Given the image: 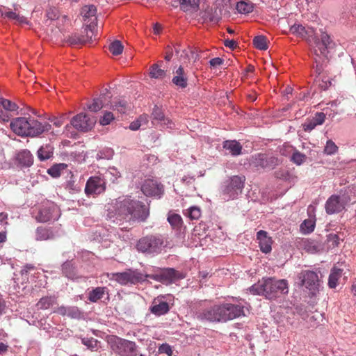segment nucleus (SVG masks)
<instances>
[{"mask_svg":"<svg viewBox=\"0 0 356 356\" xmlns=\"http://www.w3.org/2000/svg\"><path fill=\"white\" fill-rule=\"evenodd\" d=\"M149 216V209L141 202L130 197H120L115 200L113 211L108 216L115 218L113 221H122L130 225L137 220L145 221Z\"/></svg>","mask_w":356,"mask_h":356,"instance_id":"f257e3e1","label":"nucleus"},{"mask_svg":"<svg viewBox=\"0 0 356 356\" xmlns=\"http://www.w3.org/2000/svg\"><path fill=\"white\" fill-rule=\"evenodd\" d=\"M11 130L20 136H38L51 129L49 123L42 124L33 117H19L13 119L10 124Z\"/></svg>","mask_w":356,"mask_h":356,"instance_id":"f03ea898","label":"nucleus"},{"mask_svg":"<svg viewBox=\"0 0 356 356\" xmlns=\"http://www.w3.org/2000/svg\"><path fill=\"white\" fill-rule=\"evenodd\" d=\"M252 294L264 296L267 299H275L282 294L289 292L286 280H276L273 278L264 279L249 288Z\"/></svg>","mask_w":356,"mask_h":356,"instance_id":"7ed1b4c3","label":"nucleus"},{"mask_svg":"<svg viewBox=\"0 0 356 356\" xmlns=\"http://www.w3.org/2000/svg\"><path fill=\"white\" fill-rule=\"evenodd\" d=\"M107 277L120 285L137 284L145 281L146 275H143L136 270L127 269L122 273H108Z\"/></svg>","mask_w":356,"mask_h":356,"instance_id":"20e7f679","label":"nucleus"},{"mask_svg":"<svg viewBox=\"0 0 356 356\" xmlns=\"http://www.w3.org/2000/svg\"><path fill=\"white\" fill-rule=\"evenodd\" d=\"M111 348L122 356H136V346L133 341L111 336L108 339Z\"/></svg>","mask_w":356,"mask_h":356,"instance_id":"39448f33","label":"nucleus"},{"mask_svg":"<svg viewBox=\"0 0 356 356\" xmlns=\"http://www.w3.org/2000/svg\"><path fill=\"white\" fill-rule=\"evenodd\" d=\"M163 245V240L161 236L149 235L139 239L136 249L143 253L158 254L161 252Z\"/></svg>","mask_w":356,"mask_h":356,"instance_id":"423d86ee","label":"nucleus"},{"mask_svg":"<svg viewBox=\"0 0 356 356\" xmlns=\"http://www.w3.org/2000/svg\"><path fill=\"white\" fill-rule=\"evenodd\" d=\"M245 177L233 176L230 177L225 183L222 190L223 195L227 196V200L234 199L241 193L244 186Z\"/></svg>","mask_w":356,"mask_h":356,"instance_id":"0eeeda50","label":"nucleus"},{"mask_svg":"<svg viewBox=\"0 0 356 356\" xmlns=\"http://www.w3.org/2000/svg\"><path fill=\"white\" fill-rule=\"evenodd\" d=\"M250 164L257 170L273 169L279 164L277 157L266 154H257L252 156Z\"/></svg>","mask_w":356,"mask_h":356,"instance_id":"6e6552de","label":"nucleus"},{"mask_svg":"<svg viewBox=\"0 0 356 356\" xmlns=\"http://www.w3.org/2000/svg\"><path fill=\"white\" fill-rule=\"evenodd\" d=\"M300 285L305 286L312 295L318 291L319 286L318 276L316 273L312 270H302L298 275Z\"/></svg>","mask_w":356,"mask_h":356,"instance_id":"1a4fd4ad","label":"nucleus"},{"mask_svg":"<svg viewBox=\"0 0 356 356\" xmlns=\"http://www.w3.org/2000/svg\"><path fill=\"white\" fill-rule=\"evenodd\" d=\"M220 314L222 322L245 316L243 306L231 303L220 305Z\"/></svg>","mask_w":356,"mask_h":356,"instance_id":"9d476101","label":"nucleus"},{"mask_svg":"<svg viewBox=\"0 0 356 356\" xmlns=\"http://www.w3.org/2000/svg\"><path fill=\"white\" fill-rule=\"evenodd\" d=\"M59 216L58 207L53 202H47L40 209L35 219L40 222H47L52 219L57 220Z\"/></svg>","mask_w":356,"mask_h":356,"instance_id":"9b49d317","label":"nucleus"},{"mask_svg":"<svg viewBox=\"0 0 356 356\" xmlns=\"http://www.w3.org/2000/svg\"><path fill=\"white\" fill-rule=\"evenodd\" d=\"M96 120L86 113H79L71 120V124L77 130L86 132L90 131L95 125Z\"/></svg>","mask_w":356,"mask_h":356,"instance_id":"f8f14e48","label":"nucleus"},{"mask_svg":"<svg viewBox=\"0 0 356 356\" xmlns=\"http://www.w3.org/2000/svg\"><path fill=\"white\" fill-rule=\"evenodd\" d=\"M146 277L162 283L172 282L183 277L178 271L171 268L161 269L156 274H147Z\"/></svg>","mask_w":356,"mask_h":356,"instance_id":"ddd939ff","label":"nucleus"},{"mask_svg":"<svg viewBox=\"0 0 356 356\" xmlns=\"http://www.w3.org/2000/svg\"><path fill=\"white\" fill-rule=\"evenodd\" d=\"M106 190V181L99 176L90 177L86 184L85 193L87 195H99Z\"/></svg>","mask_w":356,"mask_h":356,"instance_id":"4468645a","label":"nucleus"},{"mask_svg":"<svg viewBox=\"0 0 356 356\" xmlns=\"http://www.w3.org/2000/svg\"><path fill=\"white\" fill-rule=\"evenodd\" d=\"M314 51L316 57L321 58V56L327 58L328 49L332 47V41L330 37L326 33H322L321 38L315 40Z\"/></svg>","mask_w":356,"mask_h":356,"instance_id":"2eb2a0df","label":"nucleus"},{"mask_svg":"<svg viewBox=\"0 0 356 356\" xmlns=\"http://www.w3.org/2000/svg\"><path fill=\"white\" fill-rule=\"evenodd\" d=\"M141 191L146 196L160 198L164 193L163 185L154 179H147L141 186Z\"/></svg>","mask_w":356,"mask_h":356,"instance_id":"dca6fc26","label":"nucleus"},{"mask_svg":"<svg viewBox=\"0 0 356 356\" xmlns=\"http://www.w3.org/2000/svg\"><path fill=\"white\" fill-rule=\"evenodd\" d=\"M81 14L83 17L84 24L89 29H96L97 18V8L94 5H86L81 8Z\"/></svg>","mask_w":356,"mask_h":356,"instance_id":"f3484780","label":"nucleus"},{"mask_svg":"<svg viewBox=\"0 0 356 356\" xmlns=\"http://www.w3.org/2000/svg\"><path fill=\"white\" fill-rule=\"evenodd\" d=\"M197 318L209 322H221L220 305L204 309L197 314Z\"/></svg>","mask_w":356,"mask_h":356,"instance_id":"a211bd4d","label":"nucleus"},{"mask_svg":"<svg viewBox=\"0 0 356 356\" xmlns=\"http://www.w3.org/2000/svg\"><path fill=\"white\" fill-rule=\"evenodd\" d=\"M345 208V204L340 200L338 195H332L325 203V210L328 214L341 211Z\"/></svg>","mask_w":356,"mask_h":356,"instance_id":"6ab92c4d","label":"nucleus"},{"mask_svg":"<svg viewBox=\"0 0 356 356\" xmlns=\"http://www.w3.org/2000/svg\"><path fill=\"white\" fill-rule=\"evenodd\" d=\"M172 83L179 88L184 89L188 86V77L184 67L180 65L174 72Z\"/></svg>","mask_w":356,"mask_h":356,"instance_id":"aec40b11","label":"nucleus"},{"mask_svg":"<svg viewBox=\"0 0 356 356\" xmlns=\"http://www.w3.org/2000/svg\"><path fill=\"white\" fill-rule=\"evenodd\" d=\"M152 120L154 124H161L166 126L168 128H172V122L171 120L165 118L162 109L156 106L153 108Z\"/></svg>","mask_w":356,"mask_h":356,"instance_id":"412c9836","label":"nucleus"},{"mask_svg":"<svg viewBox=\"0 0 356 356\" xmlns=\"http://www.w3.org/2000/svg\"><path fill=\"white\" fill-rule=\"evenodd\" d=\"M260 250L264 253H269L272 250L273 240L268 236L266 231L260 230L257 234Z\"/></svg>","mask_w":356,"mask_h":356,"instance_id":"4be33fe9","label":"nucleus"},{"mask_svg":"<svg viewBox=\"0 0 356 356\" xmlns=\"http://www.w3.org/2000/svg\"><path fill=\"white\" fill-rule=\"evenodd\" d=\"M169 310L170 307L168 303L165 301L161 300L159 297L153 300L152 305L150 307L151 312L156 316L165 314Z\"/></svg>","mask_w":356,"mask_h":356,"instance_id":"5701e85b","label":"nucleus"},{"mask_svg":"<svg viewBox=\"0 0 356 356\" xmlns=\"http://www.w3.org/2000/svg\"><path fill=\"white\" fill-rule=\"evenodd\" d=\"M55 237V233L52 228L39 227L35 231V238L38 241H45L53 239Z\"/></svg>","mask_w":356,"mask_h":356,"instance_id":"b1692460","label":"nucleus"},{"mask_svg":"<svg viewBox=\"0 0 356 356\" xmlns=\"http://www.w3.org/2000/svg\"><path fill=\"white\" fill-rule=\"evenodd\" d=\"M223 148L229 150L232 155L238 156L241 153L242 146L236 140H226L223 143Z\"/></svg>","mask_w":356,"mask_h":356,"instance_id":"393cba45","label":"nucleus"},{"mask_svg":"<svg viewBox=\"0 0 356 356\" xmlns=\"http://www.w3.org/2000/svg\"><path fill=\"white\" fill-rule=\"evenodd\" d=\"M106 95H101L99 97L95 99L93 102L88 106L89 110L97 112L102 108L108 106V104L106 103Z\"/></svg>","mask_w":356,"mask_h":356,"instance_id":"a878e982","label":"nucleus"},{"mask_svg":"<svg viewBox=\"0 0 356 356\" xmlns=\"http://www.w3.org/2000/svg\"><path fill=\"white\" fill-rule=\"evenodd\" d=\"M180 8L184 12L196 10L199 7L200 0H177Z\"/></svg>","mask_w":356,"mask_h":356,"instance_id":"bb28decb","label":"nucleus"},{"mask_svg":"<svg viewBox=\"0 0 356 356\" xmlns=\"http://www.w3.org/2000/svg\"><path fill=\"white\" fill-rule=\"evenodd\" d=\"M53 152L54 147L51 145L47 144L45 145L41 146L38 149V156L40 160L44 161L52 156Z\"/></svg>","mask_w":356,"mask_h":356,"instance_id":"cd10ccee","label":"nucleus"},{"mask_svg":"<svg viewBox=\"0 0 356 356\" xmlns=\"http://www.w3.org/2000/svg\"><path fill=\"white\" fill-rule=\"evenodd\" d=\"M342 270L337 267L332 269L328 279V285L330 288L334 289L338 284V280L341 277Z\"/></svg>","mask_w":356,"mask_h":356,"instance_id":"c85d7f7f","label":"nucleus"},{"mask_svg":"<svg viewBox=\"0 0 356 356\" xmlns=\"http://www.w3.org/2000/svg\"><path fill=\"white\" fill-rule=\"evenodd\" d=\"M236 8L239 13L248 14L253 11L254 3L250 1H241L237 3Z\"/></svg>","mask_w":356,"mask_h":356,"instance_id":"c756f323","label":"nucleus"},{"mask_svg":"<svg viewBox=\"0 0 356 356\" xmlns=\"http://www.w3.org/2000/svg\"><path fill=\"white\" fill-rule=\"evenodd\" d=\"M56 303V298L54 296H45L40 299L37 307L40 309H47Z\"/></svg>","mask_w":356,"mask_h":356,"instance_id":"7c9ffc66","label":"nucleus"},{"mask_svg":"<svg viewBox=\"0 0 356 356\" xmlns=\"http://www.w3.org/2000/svg\"><path fill=\"white\" fill-rule=\"evenodd\" d=\"M168 221L171 227L176 230H179L183 225V220L180 215L177 213H169L168 216Z\"/></svg>","mask_w":356,"mask_h":356,"instance_id":"2f4dec72","label":"nucleus"},{"mask_svg":"<svg viewBox=\"0 0 356 356\" xmlns=\"http://www.w3.org/2000/svg\"><path fill=\"white\" fill-rule=\"evenodd\" d=\"M290 31L298 36L305 37L307 35H309L313 33V29L309 28L307 30L301 24H294L291 26Z\"/></svg>","mask_w":356,"mask_h":356,"instance_id":"473e14b6","label":"nucleus"},{"mask_svg":"<svg viewBox=\"0 0 356 356\" xmlns=\"http://www.w3.org/2000/svg\"><path fill=\"white\" fill-rule=\"evenodd\" d=\"M105 290V287H97L92 289L89 292L88 299L92 302H97L104 296Z\"/></svg>","mask_w":356,"mask_h":356,"instance_id":"72a5a7b5","label":"nucleus"},{"mask_svg":"<svg viewBox=\"0 0 356 356\" xmlns=\"http://www.w3.org/2000/svg\"><path fill=\"white\" fill-rule=\"evenodd\" d=\"M149 75L154 79H163L166 75V71L161 69L159 64H154L149 68Z\"/></svg>","mask_w":356,"mask_h":356,"instance_id":"f704fd0d","label":"nucleus"},{"mask_svg":"<svg viewBox=\"0 0 356 356\" xmlns=\"http://www.w3.org/2000/svg\"><path fill=\"white\" fill-rule=\"evenodd\" d=\"M253 44L259 50H266L268 47V40L264 35H257L253 39Z\"/></svg>","mask_w":356,"mask_h":356,"instance_id":"c9c22d12","label":"nucleus"},{"mask_svg":"<svg viewBox=\"0 0 356 356\" xmlns=\"http://www.w3.org/2000/svg\"><path fill=\"white\" fill-rule=\"evenodd\" d=\"M201 209L200 207L193 206L184 211V214L187 216L191 220H197L201 216Z\"/></svg>","mask_w":356,"mask_h":356,"instance_id":"e433bc0d","label":"nucleus"},{"mask_svg":"<svg viewBox=\"0 0 356 356\" xmlns=\"http://www.w3.org/2000/svg\"><path fill=\"white\" fill-rule=\"evenodd\" d=\"M2 15L8 19H15L17 23L20 24H28V21L26 17H24V16H20L19 15L17 14L15 12L13 11H6L2 13Z\"/></svg>","mask_w":356,"mask_h":356,"instance_id":"4c0bfd02","label":"nucleus"},{"mask_svg":"<svg viewBox=\"0 0 356 356\" xmlns=\"http://www.w3.org/2000/svg\"><path fill=\"white\" fill-rule=\"evenodd\" d=\"M67 165L65 163L56 164L48 169L47 172L53 177H58L61 174V171L65 169Z\"/></svg>","mask_w":356,"mask_h":356,"instance_id":"58836bf2","label":"nucleus"},{"mask_svg":"<svg viewBox=\"0 0 356 356\" xmlns=\"http://www.w3.org/2000/svg\"><path fill=\"white\" fill-rule=\"evenodd\" d=\"M0 106H2L5 111H16L19 108L18 106L8 99L0 97Z\"/></svg>","mask_w":356,"mask_h":356,"instance_id":"ea45409f","label":"nucleus"},{"mask_svg":"<svg viewBox=\"0 0 356 356\" xmlns=\"http://www.w3.org/2000/svg\"><path fill=\"white\" fill-rule=\"evenodd\" d=\"M109 51L114 56H118L122 53L123 45L119 40L113 42L109 46Z\"/></svg>","mask_w":356,"mask_h":356,"instance_id":"a19ab883","label":"nucleus"},{"mask_svg":"<svg viewBox=\"0 0 356 356\" xmlns=\"http://www.w3.org/2000/svg\"><path fill=\"white\" fill-rule=\"evenodd\" d=\"M127 104L124 100L120 99L113 103H111L110 107L113 110H117L118 112L121 113H124L126 112Z\"/></svg>","mask_w":356,"mask_h":356,"instance_id":"79ce46f5","label":"nucleus"},{"mask_svg":"<svg viewBox=\"0 0 356 356\" xmlns=\"http://www.w3.org/2000/svg\"><path fill=\"white\" fill-rule=\"evenodd\" d=\"M338 149L339 147L332 140H328L326 143L323 152L327 155H332L337 152Z\"/></svg>","mask_w":356,"mask_h":356,"instance_id":"37998d69","label":"nucleus"},{"mask_svg":"<svg viewBox=\"0 0 356 356\" xmlns=\"http://www.w3.org/2000/svg\"><path fill=\"white\" fill-rule=\"evenodd\" d=\"M307 159L305 154L300 152L299 151H295L291 156V161L296 165L302 164Z\"/></svg>","mask_w":356,"mask_h":356,"instance_id":"c03bdc74","label":"nucleus"},{"mask_svg":"<svg viewBox=\"0 0 356 356\" xmlns=\"http://www.w3.org/2000/svg\"><path fill=\"white\" fill-rule=\"evenodd\" d=\"M18 159L20 162H23V163L27 166L32 163L31 156L29 151H23L20 152L18 154Z\"/></svg>","mask_w":356,"mask_h":356,"instance_id":"a18cd8bd","label":"nucleus"},{"mask_svg":"<svg viewBox=\"0 0 356 356\" xmlns=\"http://www.w3.org/2000/svg\"><path fill=\"white\" fill-rule=\"evenodd\" d=\"M300 229L305 234L311 233L314 229V222L311 220H305L301 224Z\"/></svg>","mask_w":356,"mask_h":356,"instance_id":"49530a36","label":"nucleus"},{"mask_svg":"<svg viewBox=\"0 0 356 356\" xmlns=\"http://www.w3.org/2000/svg\"><path fill=\"white\" fill-rule=\"evenodd\" d=\"M205 17L212 22H218L220 19V17L217 13L216 9L213 10L212 8L205 12Z\"/></svg>","mask_w":356,"mask_h":356,"instance_id":"de8ad7c7","label":"nucleus"},{"mask_svg":"<svg viewBox=\"0 0 356 356\" xmlns=\"http://www.w3.org/2000/svg\"><path fill=\"white\" fill-rule=\"evenodd\" d=\"M70 311H72L76 314L78 312L77 307H66L64 306H60L57 308V309L55 311V312L62 315V316H66V315H71V312Z\"/></svg>","mask_w":356,"mask_h":356,"instance_id":"09e8293b","label":"nucleus"},{"mask_svg":"<svg viewBox=\"0 0 356 356\" xmlns=\"http://www.w3.org/2000/svg\"><path fill=\"white\" fill-rule=\"evenodd\" d=\"M88 38H85L84 35L74 34L70 37L68 40L71 44H85L87 43Z\"/></svg>","mask_w":356,"mask_h":356,"instance_id":"8fccbe9b","label":"nucleus"},{"mask_svg":"<svg viewBox=\"0 0 356 356\" xmlns=\"http://www.w3.org/2000/svg\"><path fill=\"white\" fill-rule=\"evenodd\" d=\"M82 343L87 346L88 348L94 349L97 348L98 341L94 338H83L82 339Z\"/></svg>","mask_w":356,"mask_h":356,"instance_id":"3c124183","label":"nucleus"},{"mask_svg":"<svg viewBox=\"0 0 356 356\" xmlns=\"http://www.w3.org/2000/svg\"><path fill=\"white\" fill-rule=\"evenodd\" d=\"M47 17L50 20H55L59 17V10L55 8H49L46 13Z\"/></svg>","mask_w":356,"mask_h":356,"instance_id":"603ef678","label":"nucleus"},{"mask_svg":"<svg viewBox=\"0 0 356 356\" xmlns=\"http://www.w3.org/2000/svg\"><path fill=\"white\" fill-rule=\"evenodd\" d=\"M113 119V114L111 112H106L100 119V124L104 126L109 124Z\"/></svg>","mask_w":356,"mask_h":356,"instance_id":"864d4df0","label":"nucleus"},{"mask_svg":"<svg viewBox=\"0 0 356 356\" xmlns=\"http://www.w3.org/2000/svg\"><path fill=\"white\" fill-rule=\"evenodd\" d=\"M159 354H166L168 356H172V350L170 345L163 343L159 346Z\"/></svg>","mask_w":356,"mask_h":356,"instance_id":"5fc2aeb1","label":"nucleus"},{"mask_svg":"<svg viewBox=\"0 0 356 356\" xmlns=\"http://www.w3.org/2000/svg\"><path fill=\"white\" fill-rule=\"evenodd\" d=\"M312 120L315 122L316 124L321 125L325 122V115L322 112L317 113Z\"/></svg>","mask_w":356,"mask_h":356,"instance_id":"6e6d98bb","label":"nucleus"},{"mask_svg":"<svg viewBox=\"0 0 356 356\" xmlns=\"http://www.w3.org/2000/svg\"><path fill=\"white\" fill-rule=\"evenodd\" d=\"M35 267L32 264H26L21 270V275L22 276L27 275L31 271L34 270Z\"/></svg>","mask_w":356,"mask_h":356,"instance_id":"4d7b16f0","label":"nucleus"},{"mask_svg":"<svg viewBox=\"0 0 356 356\" xmlns=\"http://www.w3.org/2000/svg\"><path fill=\"white\" fill-rule=\"evenodd\" d=\"M7 220L8 214L3 212L0 213V229L2 227L5 228L6 226L8 224Z\"/></svg>","mask_w":356,"mask_h":356,"instance_id":"13d9d810","label":"nucleus"},{"mask_svg":"<svg viewBox=\"0 0 356 356\" xmlns=\"http://www.w3.org/2000/svg\"><path fill=\"white\" fill-rule=\"evenodd\" d=\"M222 63H223V60L221 58H219V57H216V58H212L209 61V64H210L211 67H216L218 66H220Z\"/></svg>","mask_w":356,"mask_h":356,"instance_id":"bf43d9fd","label":"nucleus"},{"mask_svg":"<svg viewBox=\"0 0 356 356\" xmlns=\"http://www.w3.org/2000/svg\"><path fill=\"white\" fill-rule=\"evenodd\" d=\"M95 29H89L88 27L86 26L85 31H86V34L83 35L85 38H89L87 40V42H90L92 40V37L94 35V31Z\"/></svg>","mask_w":356,"mask_h":356,"instance_id":"052dcab7","label":"nucleus"},{"mask_svg":"<svg viewBox=\"0 0 356 356\" xmlns=\"http://www.w3.org/2000/svg\"><path fill=\"white\" fill-rule=\"evenodd\" d=\"M10 118V115L6 111L0 108V122H8Z\"/></svg>","mask_w":356,"mask_h":356,"instance_id":"680f3d73","label":"nucleus"},{"mask_svg":"<svg viewBox=\"0 0 356 356\" xmlns=\"http://www.w3.org/2000/svg\"><path fill=\"white\" fill-rule=\"evenodd\" d=\"M317 124H316L315 122L312 120L310 122L304 124V130L306 131H311L313 130Z\"/></svg>","mask_w":356,"mask_h":356,"instance_id":"e2e57ef3","label":"nucleus"},{"mask_svg":"<svg viewBox=\"0 0 356 356\" xmlns=\"http://www.w3.org/2000/svg\"><path fill=\"white\" fill-rule=\"evenodd\" d=\"M51 122L57 127H61L64 123V117L54 118Z\"/></svg>","mask_w":356,"mask_h":356,"instance_id":"0e129e2a","label":"nucleus"},{"mask_svg":"<svg viewBox=\"0 0 356 356\" xmlns=\"http://www.w3.org/2000/svg\"><path fill=\"white\" fill-rule=\"evenodd\" d=\"M224 44L225 47H229L232 49H234L236 47V42L234 40H225L224 41Z\"/></svg>","mask_w":356,"mask_h":356,"instance_id":"69168bd1","label":"nucleus"},{"mask_svg":"<svg viewBox=\"0 0 356 356\" xmlns=\"http://www.w3.org/2000/svg\"><path fill=\"white\" fill-rule=\"evenodd\" d=\"M142 126V123L139 122L138 120L136 121L132 122L129 125V129L133 131L138 130L140 127Z\"/></svg>","mask_w":356,"mask_h":356,"instance_id":"338daca9","label":"nucleus"},{"mask_svg":"<svg viewBox=\"0 0 356 356\" xmlns=\"http://www.w3.org/2000/svg\"><path fill=\"white\" fill-rule=\"evenodd\" d=\"M321 82L322 83H319V86L324 90L327 89L331 85V81H329V79H326V78H325V79H322Z\"/></svg>","mask_w":356,"mask_h":356,"instance_id":"774afa93","label":"nucleus"}]
</instances>
